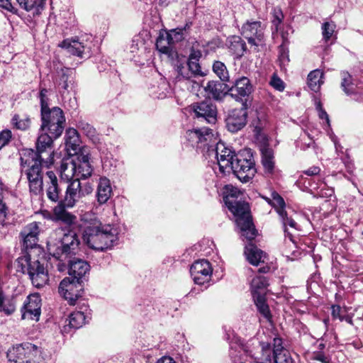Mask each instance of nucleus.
<instances>
[{
	"label": "nucleus",
	"mask_w": 363,
	"mask_h": 363,
	"mask_svg": "<svg viewBox=\"0 0 363 363\" xmlns=\"http://www.w3.org/2000/svg\"><path fill=\"white\" fill-rule=\"evenodd\" d=\"M65 124H50L46 127L40 126V130L44 133H48L51 137L58 138L63 133Z\"/></svg>",
	"instance_id": "a18cd8bd"
},
{
	"label": "nucleus",
	"mask_w": 363,
	"mask_h": 363,
	"mask_svg": "<svg viewBox=\"0 0 363 363\" xmlns=\"http://www.w3.org/2000/svg\"><path fill=\"white\" fill-rule=\"evenodd\" d=\"M41 112V121L43 127L50 124H65V118L62 110L59 107L48 108Z\"/></svg>",
	"instance_id": "412c9836"
},
{
	"label": "nucleus",
	"mask_w": 363,
	"mask_h": 363,
	"mask_svg": "<svg viewBox=\"0 0 363 363\" xmlns=\"http://www.w3.org/2000/svg\"><path fill=\"white\" fill-rule=\"evenodd\" d=\"M245 255L248 262L255 266L264 262L266 257V254L252 242L245 246Z\"/></svg>",
	"instance_id": "bb28decb"
},
{
	"label": "nucleus",
	"mask_w": 363,
	"mask_h": 363,
	"mask_svg": "<svg viewBox=\"0 0 363 363\" xmlns=\"http://www.w3.org/2000/svg\"><path fill=\"white\" fill-rule=\"evenodd\" d=\"M311 359L321 363H331V357L320 350L313 351L311 353Z\"/></svg>",
	"instance_id": "864d4df0"
},
{
	"label": "nucleus",
	"mask_w": 363,
	"mask_h": 363,
	"mask_svg": "<svg viewBox=\"0 0 363 363\" xmlns=\"http://www.w3.org/2000/svg\"><path fill=\"white\" fill-rule=\"evenodd\" d=\"M174 69L177 73L176 76L177 81L191 79L193 77L185 61L182 62L178 60L174 65Z\"/></svg>",
	"instance_id": "58836bf2"
},
{
	"label": "nucleus",
	"mask_w": 363,
	"mask_h": 363,
	"mask_svg": "<svg viewBox=\"0 0 363 363\" xmlns=\"http://www.w3.org/2000/svg\"><path fill=\"white\" fill-rule=\"evenodd\" d=\"M213 269L206 259L195 261L191 266L190 274L196 284L203 285L211 280Z\"/></svg>",
	"instance_id": "2eb2a0df"
},
{
	"label": "nucleus",
	"mask_w": 363,
	"mask_h": 363,
	"mask_svg": "<svg viewBox=\"0 0 363 363\" xmlns=\"http://www.w3.org/2000/svg\"><path fill=\"white\" fill-rule=\"evenodd\" d=\"M48 90L46 89H42L39 94V98L40 101V111L49 108L48 106V99L47 97Z\"/></svg>",
	"instance_id": "052dcab7"
},
{
	"label": "nucleus",
	"mask_w": 363,
	"mask_h": 363,
	"mask_svg": "<svg viewBox=\"0 0 363 363\" xmlns=\"http://www.w3.org/2000/svg\"><path fill=\"white\" fill-rule=\"evenodd\" d=\"M253 91L254 86L246 77L236 79L233 85L228 89V94L236 101L240 102L245 107L251 106Z\"/></svg>",
	"instance_id": "1a4fd4ad"
},
{
	"label": "nucleus",
	"mask_w": 363,
	"mask_h": 363,
	"mask_svg": "<svg viewBox=\"0 0 363 363\" xmlns=\"http://www.w3.org/2000/svg\"><path fill=\"white\" fill-rule=\"evenodd\" d=\"M341 88L343 91L347 95H352L355 93L354 84L352 82V76L347 72H342L341 74Z\"/></svg>",
	"instance_id": "79ce46f5"
},
{
	"label": "nucleus",
	"mask_w": 363,
	"mask_h": 363,
	"mask_svg": "<svg viewBox=\"0 0 363 363\" xmlns=\"http://www.w3.org/2000/svg\"><path fill=\"white\" fill-rule=\"evenodd\" d=\"M60 172L67 179L76 177V161L73 159H65L62 161Z\"/></svg>",
	"instance_id": "4c0bfd02"
},
{
	"label": "nucleus",
	"mask_w": 363,
	"mask_h": 363,
	"mask_svg": "<svg viewBox=\"0 0 363 363\" xmlns=\"http://www.w3.org/2000/svg\"><path fill=\"white\" fill-rule=\"evenodd\" d=\"M172 45L167 32L160 33L155 44L156 48L160 52L168 56H172L174 55Z\"/></svg>",
	"instance_id": "473e14b6"
},
{
	"label": "nucleus",
	"mask_w": 363,
	"mask_h": 363,
	"mask_svg": "<svg viewBox=\"0 0 363 363\" xmlns=\"http://www.w3.org/2000/svg\"><path fill=\"white\" fill-rule=\"evenodd\" d=\"M39 226L36 222L27 225L21 232L26 248H33L37 245L39 235Z\"/></svg>",
	"instance_id": "4be33fe9"
},
{
	"label": "nucleus",
	"mask_w": 363,
	"mask_h": 363,
	"mask_svg": "<svg viewBox=\"0 0 363 363\" xmlns=\"http://www.w3.org/2000/svg\"><path fill=\"white\" fill-rule=\"evenodd\" d=\"M16 310L15 304L12 301L7 303H3L1 311H4L6 315L12 314Z\"/></svg>",
	"instance_id": "e2e57ef3"
},
{
	"label": "nucleus",
	"mask_w": 363,
	"mask_h": 363,
	"mask_svg": "<svg viewBox=\"0 0 363 363\" xmlns=\"http://www.w3.org/2000/svg\"><path fill=\"white\" fill-rule=\"evenodd\" d=\"M280 218L282 220L283 225L284 228L285 236L288 237L290 241H291L292 242H294V237H293L292 234L288 231L286 227H287V225H289L292 228L296 229L297 228L296 223L291 218H289L286 213L285 216H280Z\"/></svg>",
	"instance_id": "8fccbe9b"
},
{
	"label": "nucleus",
	"mask_w": 363,
	"mask_h": 363,
	"mask_svg": "<svg viewBox=\"0 0 363 363\" xmlns=\"http://www.w3.org/2000/svg\"><path fill=\"white\" fill-rule=\"evenodd\" d=\"M39 158L38 154L35 153L33 149H23L21 153V172L26 176L29 191L34 195H39L43 191V165L45 163Z\"/></svg>",
	"instance_id": "7ed1b4c3"
},
{
	"label": "nucleus",
	"mask_w": 363,
	"mask_h": 363,
	"mask_svg": "<svg viewBox=\"0 0 363 363\" xmlns=\"http://www.w3.org/2000/svg\"><path fill=\"white\" fill-rule=\"evenodd\" d=\"M186 65L193 77L205 75V73L201 69L199 62L188 61Z\"/></svg>",
	"instance_id": "5fc2aeb1"
},
{
	"label": "nucleus",
	"mask_w": 363,
	"mask_h": 363,
	"mask_svg": "<svg viewBox=\"0 0 363 363\" xmlns=\"http://www.w3.org/2000/svg\"><path fill=\"white\" fill-rule=\"evenodd\" d=\"M0 8L12 14L18 15V9L12 4L11 0H0Z\"/></svg>",
	"instance_id": "6e6d98bb"
},
{
	"label": "nucleus",
	"mask_w": 363,
	"mask_h": 363,
	"mask_svg": "<svg viewBox=\"0 0 363 363\" xmlns=\"http://www.w3.org/2000/svg\"><path fill=\"white\" fill-rule=\"evenodd\" d=\"M93 190L91 183H82L79 179H75L68 184L65 195L60 202L67 208H72L82 198L91 194Z\"/></svg>",
	"instance_id": "6e6552de"
},
{
	"label": "nucleus",
	"mask_w": 363,
	"mask_h": 363,
	"mask_svg": "<svg viewBox=\"0 0 363 363\" xmlns=\"http://www.w3.org/2000/svg\"><path fill=\"white\" fill-rule=\"evenodd\" d=\"M16 1L21 9L26 11H30L34 9H42L46 0H16Z\"/></svg>",
	"instance_id": "37998d69"
},
{
	"label": "nucleus",
	"mask_w": 363,
	"mask_h": 363,
	"mask_svg": "<svg viewBox=\"0 0 363 363\" xmlns=\"http://www.w3.org/2000/svg\"><path fill=\"white\" fill-rule=\"evenodd\" d=\"M201 54L200 51L199 50H192L189 57L188 61H196L199 62V58L201 57Z\"/></svg>",
	"instance_id": "69168bd1"
},
{
	"label": "nucleus",
	"mask_w": 363,
	"mask_h": 363,
	"mask_svg": "<svg viewBox=\"0 0 363 363\" xmlns=\"http://www.w3.org/2000/svg\"><path fill=\"white\" fill-rule=\"evenodd\" d=\"M241 192L232 187L229 193L224 197V201L229 211L235 217V222L240 228L241 236L252 241L257 235V230L250 215L248 204L242 201Z\"/></svg>",
	"instance_id": "f03ea898"
},
{
	"label": "nucleus",
	"mask_w": 363,
	"mask_h": 363,
	"mask_svg": "<svg viewBox=\"0 0 363 363\" xmlns=\"http://www.w3.org/2000/svg\"><path fill=\"white\" fill-rule=\"evenodd\" d=\"M273 359L274 363H294L289 352L284 347L281 338L273 339Z\"/></svg>",
	"instance_id": "b1692460"
},
{
	"label": "nucleus",
	"mask_w": 363,
	"mask_h": 363,
	"mask_svg": "<svg viewBox=\"0 0 363 363\" xmlns=\"http://www.w3.org/2000/svg\"><path fill=\"white\" fill-rule=\"evenodd\" d=\"M262 164L268 173H272L274 168V152L268 145H264L260 148Z\"/></svg>",
	"instance_id": "72a5a7b5"
},
{
	"label": "nucleus",
	"mask_w": 363,
	"mask_h": 363,
	"mask_svg": "<svg viewBox=\"0 0 363 363\" xmlns=\"http://www.w3.org/2000/svg\"><path fill=\"white\" fill-rule=\"evenodd\" d=\"M315 108L318 112V116L320 119H325L327 125L330 126V119L328 113L323 109L322 104L320 101H317L315 103Z\"/></svg>",
	"instance_id": "680f3d73"
},
{
	"label": "nucleus",
	"mask_w": 363,
	"mask_h": 363,
	"mask_svg": "<svg viewBox=\"0 0 363 363\" xmlns=\"http://www.w3.org/2000/svg\"><path fill=\"white\" fill-rule=\"evenodd\" d=\"M46 186V195L48 199L52 202L60 203L62 196V182H59L55 173L52 171H47L45 179Z\"/></svg>",
	"instance_id": "a211bd4d"
},
{
	"label": "nucleus",
	"mask_w": 363,
	"mask_h": 363,
	"mask_svg": "<svg viewBox=\"0 0 363 363\" xmlns=\"http://www.w3.org/2000/svg\"><path fill=\"white\" fill-rule=\"evenodd\" d=\"M186 138L192 146L210 152V148L215 145L216 138L213 130L208 128L189 130L186 133Z\"/></svg>",
	"instance_id": "9d476101"
},
{
	"label": "nucleus",
	"mask_w": 363,
	"mask_h": 363,
	"mask_svg": "<svg viewBox=\"0 0 363 363\" xmlns=\"http://www.w3.org/2000/svg\"><path fill=\"white\" fill-rule=\"evenodd\" d=\"M41 299L38 294L27 296L21 309L22 319L38 321L40 315Z\"/></svg>",
	"instance_id": "6ab92c4d"
},
{
	"label": "nucleus",
	"mask_w": 363,
	"mask_h": 363,
	"mask_svg": "<svg viewBox=\"0 0 363 363\" xmlns=\"http://www.w3.org/2000/svg\"><path fill=\"white\" fill-rule=\"evenodd\" d=\"M320 169L318 167H311L307 170L304 171L303 173L308 176L318 175L320 173Z\"/></svg>",
	"instance_id": "0e129e2a"
},
{
	"label": "nucleus",
	"mask_w": 363,
	"mask_h": 363,
	"mask_svg": "<svg viewBox=\"0 0 363 363\" xmlns=\"http://www.w3.org/2000/svg\"><path fill=\"white\" fill-rule=\"evenodd\" d=\"M185 28H175L167 32L172 44L178 43L184 39V30Z\"/></svg>",
	"instance_id": "603ef678"
},
{
	"label": "nucleus",
	"mask_w": 363,
	"mask_h": 363,
	"mask_svg": "<svg viewBox=\"0 0 363 363\" xmlns=\"http://www.w3.org/2000/svg\"><path fill=\"white\" fill-rule=\"evenodd\" d=\"M248 355L253 359L252 362H272L273 358V346L266 342H260L254 350L247 351Z\"/></svg>",
	"instance_id": "aec40b11"
},
{
	"label": "nucleus",
	"mask_w": 363,
	"mask_h": 363,
	"mask_svg": "<svg viewBox=\"0 0 363 363\" xmlns=\"http://www.w3.org/2000/svg\"><path fill=\"white\" fill-rule=\"evenodd\" d=\"M213 147L210 148V152L215 154V156L218 160L220 172L223 174L229 172L228 168L231 165L232 162L235 161L237 155L232 150L225 147L223 143L217 142L215 143Z\"/></svg>",
	"instance_id": "4468645a"
},
{
	"label": "nucleus",
	"mask_w": 363,
	"mask_h": 363,
	"mask_svg": "<svg viewBox=\"0 0 363 363\" xmlns=\"http://www.w3.org/2000/svg\"><path fill=\"white\" fill-rule=\"evenodd\" d=\"M228 89L227 84L221 83L218 81H209L206 86H204V91L209 98H212L216 101H221L226 94H228L226 89Z\"/></svg>",
	"instance_id": "393cba45"
},
{
	"label": "nucleus",
	"mask_w": 363,
	"mask_h": 363,
	"mask_svg": "<svg viewBox=\"0 0 363 363\" xmlns=\"http://www.w3.org/2000/svg\"><path fill=\"white\" fill-rule=\"evenodd\" d=\"M18 262L21 265L23 273H27L32 284L36 288H41L48 282V272L38 259L32 258L30 255L20 258Z\"/></svg>",
	"instance_id": "39448f33"
},
{
	"label": "nucleus",
	"mask_w": 363,
	"mask_h": 363,
	"mask_svg": "<svg viewBox=\"0 0 363 363\" xmlns=\"http://www.w3.org/2000/svg\"><path fill=\"white\" fill-rule=\"evenodd\" d=\"M213 70L222 82H226L229 81V73L223 62L220 61L214 62Z\"/></svg>",
	"instance_id": "c03bdc74"
},
{
	"label": "nucleus",
	"mask_w": 363,
	"mask_h": 363,
	"mask_svg": "<svg viewBox=\"0 0 363 363\" xmlns=\"http://www.w3.org/2000/svg\"><path fill=\"white\" fill-rule=\"evenodd\" d=\"M264 26L259 21H247L241 28L242 35L247 40L248 43L256 47L264 42Z\"/></svg>",
	"instance_id": "ddd939ff"
},
{
	"label": "nucleus",
	"mask_w": 363,
	"mask_h": 363,
	"mask_svg": "<svg viewBox=\"0 0 363 363\" xmlns=\"http://www.w3.org/2000/svg\"><path fill=\"white\" fill-rule=\"evenodd\" d=\"M112 194V188L111 182L106 177H101L97 186L96 197L100 204H104L108 201Z\"/></svg>",
	"instance_id": "c85d7f7f"
},
{
	"label": "nucleus",
	"mask_w": 363,
	"mask_h": 363,
	"mask_svg": "<svg viewBox=\"0 0 363 363\" xmlns=\"http://www.w3.org/2000/svg\"><path fill=\"white\" fill-rule=\"evenodd\" d=\"M227 43L230 51L235 55L236 57H241L247 50L245 42L238 35L229 37Z\"/></svg>",
	"instance_id": "7c9ffc66"
},
{
	"label": "nucleus",
	"mask_w": 363,
	"mask_h": 363,
	"mask_svg": "<svg viewBox=\"0 0 363 363\" xmlns=\"http://www.w3.org/2000/svg\"><path fill=\"white\" fill-rule=\"evenodd\" d=\"M79 142L78 130L69 128L66 132V144L67 146H76Z\"/></svg>",
	"instance_id": "3c124183"
},
{
	"label": "nucleus",
	"mask_w": 363,
	"mask_h": 363,
	"mask_svg": "<svg viewBox=\"0 0 363 363\" xmlns=\"http://www.w3.org/2000/svg\"><path fill=\"white\" fill-rule=\"evenodd\" d=\"M55 139L48 133L43 132L38 136L36 142V151L34 150V152L38 154L39 160L43 161L47 167L51 166L54 162L52 143Z\"/></svg>",
	"instance_id": "f8f14e48"
},
{
	"label": "nucleus",
	"mask_w": 363,
	"mask_h": 363,
	"mask_svg": "<svg viewBox=\"0 0 363 363\" xmlns=\"http://www.w3.org/2000/svg\"><path fill=\"white\" fill-rule=\"evenodd\" d=\"M60 47L65 49L69 53L83 57L84 46L82 43L76 39H65L60 45Z\"/></svg>",
	"instance_id": "2f4dec72"
},
{
	"label": "nucleus",
	"mask_w": 363,
	"mask_h": 363,
	"mask_svg": "<svg viewBox=\"0 0 363 363\" xmlns=\"http://www.w3.org/2000/svg\"><path fill=\"white\" fill-rule=\"evenodd\" d=\"M242 182H247L256 173L255 163L252 155L237 154L235 161L228 168Z\"/></svg>",
	"instance_id": "0eeeda50"
},
{
	"label": "nucleus",
	"mask_w": 363,
	"mask_h": 363,
	"mask_svg": "<svg viewBox=\"0 0 363 363\" xmlns=\"http://www.w3.org/2000/svg\"><path fill=\"white\" fill-rule=\"evenodd\" d=\"M335 28H336V25L333 21L324 22L322 24V26H321L322 35H323V38L325 41L327 42L331 38L333 34L335 32Z\"/></svg>",
	"instance_id": "09e8293b"
},
{
	"label": "nucleus",
	"mask_w": 363,
	"mask_h": 363,
	"mask_svg": "<svg viewBox=\"0 0 363 363\" xmlns=\"http://www.w3.org/2000/svg\"><path fill=\"white\" fill-rule=\"evenodd\" d=\"M192 109L196 118L204 120L208 123H216L218 115L217 107L210 99L194 103Z\"/></svg>",
	"instance_id": "dca6fc26"
},
{
	"label": "nucleus",
	"mask_w": 363,
	"mask_h": 363,
	"mask_svg": "<svg viewBox=\"0 0 363 363\" xmlns=\"http://www.w3.org/2000/svg\"><path fill=\"white\" fill-rule=\"evenodd\" d=\"M79 245V240L77 233L73 230H68L63 234V237L60 240V245L55 247L54 245H50L48 250L53 257L63 260L74 254Z\"/></svg>",
	"instance_id": "423d86ee"
},
{
	"label": "nucleus",
	"mask_w": 363,
	"mask_h": 363,
	"mask_svg": "<svg viewBox=\"0 0 363 363\" xmlns=\"http://www.w3.org/2000/svg\"><path fill=\"white\" fill-rule=\"evenodd\" d=\"M83 229V238L91 248L104 251L113 247L118 240L117 229L108 224H102L95 214L86 212L80 216V224Z\"/></svg>",
	"instance_id": "f257e3e1"
},
{
	"label": "nucleus",
	"mask_w": 363,
	"mask_h": 363,
	"mask_svg": "<svg viewBox=\"0 0 363 363\" xmlns=\"http://www.w3.org/2000/svg\"><path fill=\"white\" fill-rule=\"evenodd\" d=\"M156 363H176L175 360L169 356H164L160 358Z\"/></svg>",
	"instance_id": "338daca9"
},
{
	"label": "nucleus",
	"mask_w": 363,
	"mask_h": 363,
	"mask_svg": "<svg viewBox=\"0 0 363 363\" xmlns=\"http://www.w3.org/2000/svg\"><path fill=\"white\" fill-rule=\"evenodd\" d=\"M255 303L259 312L266 318L270 317V311L268 305L266 303L265 294H259L252 295Z\"/></svg>",
	"instance_id": "ea45409f"
},
{
	"label": "nucleus",
	"mask_w": 363,
	"mask_h": 363,
	"mask_svg": "<svg viewBox=\"0 0 363 363\" xmlns=\"http://www.w3.org/2000/svg\"><path fill=\"white\" fill-rule=\"evenodd\" d=\"M248 108L242 105L241 108L233 109L228 113L225 123L230 132L237 133L246 125Z\"/></svg>",
	"instance_id": "f3484780"
},
{
	"label": "nucleus",
	"mask_w": 363,
	"mask_h": 363,
	"mask_svg": "<svg viewBox=\"0 0 363 363\" xmlns=\"http://www.w3.org/2000/svg\"><path fill=\"white\" fill-rule=\"evenodd\" d=\"M323 73L319 69L311 71L308 75V85L310 89L317 92L319 91L321 85L323 84L322 80Z\"/></svg>",
	"instance_id": "c9c22d12"
},
{
	"label": "nucleus",
	"mask_w": 363,
	"mask_h": 363,
	"mask_svg": "<svg viewBox=\"0 0 363 363\" xmlns=\"http://www.w3.org/2000/svg\"><path fill=\"white\" fill-rule=\"evenodd\" d=\"M90 266L83 259L74 258L69 261V277L83 281L85 275L89 273Z\"/></svg>",
	"instance_id": "5701e85b"
},
{
	"label": "nucleus",
	"mask_w": 363,
	"mask_h": 363,
	"mask_svg": "<svg viewBox=\"0 0 363 363\" xmlns=\"http://www.w3.org/2000/svg\"><path fill=\"white\" fill-rule=\"evenodd\" d=\"M11 123L16 129L26 130L30 127V120L28 117L21 118L19 115L16 114L13 116Z\"/></svg>",
	"instance_id": "de8ad7c7"
},
{
	"label": "nucleus",
	"mask_w": 363,
	"mask_h": 363,
	"mask_svg": "<svg viewBox=\"0 0 363 363\" xmlns=\"http://www.w3.org/2000/svg\"><path fill=\"white\" fill-rule=\"evenodd\" d=\"M89 313L87 306H84L83 311H77L72 312L69 315L68 319L66 321H68V325L65 326V330H66V327L69 326L70 328L78 329L84 324H85L86 319H89Z\"/></svg>",
	"instance_id": "cd10ccee"
},
{
	"label": "nucleus",
	"mask_w": 363,
	"mask_h": 363,
	"mask_svg": "<svg viewBox=\"0 0 363 363\" xmlns=\"http://www.w3.org/2000/svg\"><path fill=\"white\" fill-rule=\"evenodd\" d=\"M78 130L85 135L92 141L97 140V132L93 125L84 120H80L77 124Z\"/></svg>",
	"instance_id": "a19ab883"
},
{
	"label": "nucleus",
	"mask_w": 363,
	"mask_h": 363,
	"mask_svg": "<svg viewBox=\"0 0 363 363\" xmlns=\"http://www.w3.org/2000/svg\"><path fill=\"white\" fill-rule=\"evenodd\" d=\"M252 125L254 126L257 131H259L262 129L261 119L259 116H257V119L252 120Z\"/></svg>",
	"instance_id": "774afa93"
},
{
	"label": "nucleus",
	"mask_w": 363,
	"mask_h": 363,
	"mask_svg": "<svg viewBox=\"0 0 363 363\" xmlns=\"http://www.w3.org/2000/svg\"><path fill=\"white\" fill-rule=\"evenodd\" d=\"M272 23L276 26V28L277 29L278 26L281 23L284 18L281 9L280 8H274L272 11Z\"/></svg>",
	"instance_id": "4d7b16f0"
},
{
	"label": "nucleus",
	"mask_w": 363,
	"mask_h": 363,
	"mask_svg": "<svg viewBox=\"0 0 363 363\" xmlns=\"http://www.w3.org/2000/svg\"><path fill=\"white\" fill-rule=\"evenodd\" d=\"M11 137L12 133L9 130H4L0 133V150L10 142Z\"/></svg>",
	"instance_id": "bf43d9fd"
},
{
	"label": "nucleus",
	"mask_w": 363,
	"mask_h": 363,
	"mask_svg": "<svg viewBox=\"0 0 363 363\" xmlns=\"http://www.w3.org/2000/svg\"><path fill=\"white\" fill-rule=\"evenodd\" d=\"M269 286L267 279L262 275L256 276L251 282V292L252 295L259 294H265L266 289Z\"/></svg>",
	"instance_id": "f704fd0d"
},
{
	"label": "nucleus",
	"mask_w": 363,
	"mask_h": 363,
	"mask_svg": "<svg viewBox=\"0 0 363 363\" xmlns=\"http://www.w3.org/2000/svg\"><path fill=\"white\" fill-rule=\"evenodd\" d=\"M269 84L272 87H274L277 91H282L284 90V82L276 74H273V76L271 78Z\"/></svg>",
	"instance_id": "13d9d810"
},
{
	"label": "nucleus",
	"mask_w": 363,
	"mask_h": 363,
	"mask_svg": "<svg viewBox=\"0 0 363 363\" xmlns=\"http://www.w3.org/2000/svg\"><path fill=\"white\" fill-rule=\"evenodd\" d=\"M76 179H86L92 174V167L88 155H77L76 160Z\"/></svg>",
	"instance_id": "a878e982"
},
{
	"label": "nucleus",
	"mask_w": 363,
	"mask_h": 363,
	"mask_svg": "<svg viewBox=\"0 0 363 363\" xmlns=\"http://www.w3.org/2000/svg\"><path fill=\"white\" fill-rule=\"evenodd\" d=\"M67 206L60 202L57 206L53 208V213L55 219L61 220L68 225H74L77 220V217L71 213L66 211Z\"/></svg>",
	"instance_id": "c756f323"
},
{
	"label": "nucleus",
	"mask_w": 363,
	"mask_h": 363,
	"mask_svg": "<svg viewBox=\"0 0 363 363\" xmlns=\"http://www.w3.org/2000/svg\"><path fill=\"white\" fill-rule=\"evenodd\" d=\"M74 70L69 68H64L61 69V74L59 79L58 84L64 89H67L69 84L72 82V77Z\"/></svg>",
	"instance_id": "49530a36"
},
{
	"label": "nucleus",
	"mask_w": 363,
	"mask_h": 363,
	"mask_svg": "<svg viewBox=\"0 0 363 363\" xmlns=\"http://www.w3.org/2000/svg\"><path fill=\"white\" fill-rule=\"evenodd\" d=\"M268 203L272 206L277 211L279 216H285L286 211L285 201L284 199L276 191L272 193V199H266Z\"/></svg>",
	"instance_id": "e433bc0d"
},
{
	"label": "nucleus",
	"mask_w": 363,
	"mask_h": 363,
	"mask_svg": "<svg viewBox=\"0 0 363 363\" xmlns=\"http://www.w3.org/2000/svg\"><path fill=\"white\" fill-rule=\"evenodd\" d=\"M84 289L83 281L72 277L63 279L59 286V293L67 300L69 304L74 305L77 300L82 296Z\"/></svg>",
	"instance_id": "9b49d317"
},
{
	"label": "nucleus",
	"mask_w": 363,
	"mask_h": 363,
	"mask_svg": "<svg viewBox=\"0 0 363 363\" xmlns=\"http://www.w3.org/2000/svg\"><path fill=\"white\" fill-rule=\"evenodd\" d=\"M6 356L9 361L13 363H45L41 348L30 342L13 346Z\"/></svg>",
	"instance_id": "20e7f679"
}]
</instances>
